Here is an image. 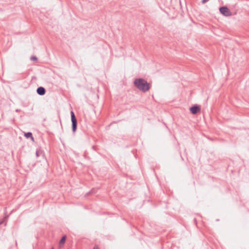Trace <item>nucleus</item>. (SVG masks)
I'll use <instances>...</instances> for the list:
<instances>
[{
  "label": "nucleus",
  "instance_id": "2",
  "mask_svg": "<svg viewBox=\"0 0 249 249\" xmlns=\"http://www.w3.org/2000/svg\"><path fill=\"white\" fill-rule=\"evenodd\" d=\"M71 120L72 122V129L74 132L77 128V120L75 116L74 113L72 111H71Z\"/></svg>",
  "mask_w": 249,
  "mask_h": 249
},
{
  "label": "nucleus",
  "instance_id": "9",
  "mask_svg": "<svg viewBox=\"0 0 249 249\" xmlns=\"http://www.w3.org/2000/svg\"><path fill=\"white\" fill-rule=\"evenodd\" d=\"M31 60L33 61H36L37 60V58L35 56H32L31 57Z\"/></svg>",
  "mask_w": 249,
  "mask_h": 249
},
{
  "label": "nucleus",
  "instance_id": "7",
  "mask_svg": "<svg viewBox=\"0 0 249 249\" xmlns=\"http://www.w3.org/2000/svg\"><path fill=\"white\" fill-rule=\"evenodd\" d=\"M66 235L63 236L61 238V240H60V242H59V244H60V245H61V244H64V243H65V241H66Z\"/></svg>",
  "mask_w": 249,
  "mask_h": 249
},
{
  "label": "nucleus",
  "instance_id": "8",
  "mask_svg": "<svg viewBox=\"0 0 249 249\" xmlns=\"http://www.w3.org/2000/svg\"><path fill=\"white\" fill-rule=\"evenodd\" d=\"M41 154V150H36V156L37 157H39L40 155Z\"/></svg>",
  "mask_w": 249,
  "mask_h": 249
},
{
  "label": "nucleus",
  "instance_id": "12",
  "mask_svg": "<svg viewBox=\"0 0 249 249\" xmlns=\"http://www.w3.org/2000/svg\"><path fill=\"white\" fill-rule=\"evenodd\" d=\"M93 249H95V248H94Z\"/></svg>",
  "mask_w": 249,
  "mask_h": 249
},
{
  "label": "nucleus",
  "instance_id": "10",
  "mask_svg": "<svg viewBox=\"0 0 249 249\" xmlns=\"http://www.w3.org/2000/svg\"><path fill=\"white\" fill-rule=\"evenodd\" d=\"M209 0H202L201 2L202 3H205L207 1H208Z\"/></svg>",
  "mask_w": 249,
  "mask_h": 249
},
{
  "label": "nucleus",
  "instance_id": "1",
  "mask_svg": "<svg viewBox=\"0 0 249 249\" xmlns=\"http://www.w3.org/2000/svg\"><path fill=\"white\" fill-rule=\"evenodd\" d=\"M134 85L139 90L146 92L150 89V84L143 78H137L134 81Z\"/></svg>",
  "mask_w": 249,
  "mask_h": 249
},
{
  "label": "nucleus",
  "instance_id": "3",
  "mask_svg": "<svg viewBox=\"0 0 249 249\" xmlns=\"http://www.w3.org/2000/svg\"><path fill=\"white\" fill-rule=\"evenodd\" d=\"M219 11L225 16L228 17L231 15V12L227 7H221L219 8Z\"/></svg>",
  "mask_w": 249,
  "mask_h": 249
},
{
  "label": "nucleus",
  "instance_id": "4",
  "mask_svg": "<svg viewBox=\"0 0 249 249\" xmlns=\"http://www.w3.org/2000/svg\"><path fill=\"white\" fill-rule=\"evenodd\" d=\"M201 108L199 106L195 105L190 108V110L193 114H196L200 111Z\"/></svg>",
  "mask_w": 249,
  "mask_h": 249
},
{
  "label": "nucleus",
  "instance_id": "13",
  "mask_svg": "<svg viewBox=\"0 0 249 249\" xmlns=\"http://www.w3.org/2000/svg\"><path fill=\"white\" fill-rule=\"evenodd\" d=\"M52 249H53V248H52Z\"/></svg>",
  "mask_w": 249,
  "mask_h": 249
},
{
  "label": "nucleus",
  "instance_id": "5",
  "mask_svg": "<svg viewBox=\"0 0 249 249\" xmlns=\"http://www.w3.org/2000/svg\"><path fill=\"white\" fill-rule=\"evenodd\" d=\"M45 89L42 87H38L37 89L36 92L40 95H43L45 94Z\"/></svg>",
  "mask_w": 249,
  "mask_h": 249
},
{
  "label": "nucleus",
  "instance_id": "11",
  "mask_svg": "<svg viewBox=\"0 0 249 249\" xmlns=\"http://www.w3.org/2000/svg\"><path fill=\"white\" fill-rule=\"evenodd\" d=\"M3 223V220H0V225H1Z\"/></svg>",
  "mask_w": 249,
  "mask_h": 249
},
{
  "label": "nucleus",
  "instance_id": "6",
  "mask_svg": "<svg viewBox=\"0 0 249 249\" xmlns=\"http://www.w3.org/2000/svg\"><path fill=\"white\" fill-rule=\"evenodd\" d=\"M24 136H25V137L26 138H27V139H28V138H31V139L33 141H34V137H33L32 133L31 132H29L25 133L24 134Z\"/></svg>",
  "mask_w": 249,
  "mask_h": 249
}]
</instances>
